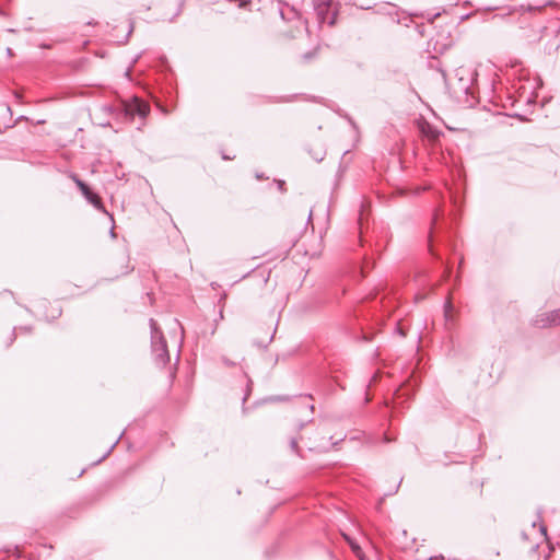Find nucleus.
<instances>
[{
    "mask_svg": "<svg viewBox=\"0 0 560 560\" xmlns=\"http://www.w3.org/2000/svg\"><path fill=\"white\" fill-rule=\"evenodd\" d=\"M220 317L223 318V311H220Z\"/></svg>",
    "mask_w": 560,
    "mask_h": 560,
    "instance_id": "4468645a",
    "label": "nucleus"
},
{
    "mask_svg": "<svg viewBox=\"0 0 560 560\" xmlns=\"http://www.w3.org/2000/svg\"><path fill=\"white\" fill-rule=\"evenodd\" d=\"M117 264L120 266V270L116 275V277L127 275L133 269L129 265V258L126 255L121 256L120 259L117 261Z\"/></svg>",
    "mask_w": 560,
    "mask_h": 560,
    "instance_id": "39448f33",
    "label": "nucleus"
},
{
    "mask_svg": "<svg viewBox=\"0 0 560 560\" xmlns=\"http://www.w3.org/2000/svg\"><path fill=\"white\" fill-rule=\"evenodd\" d=\"M290 445H291L292 451H294L295 453H299L298 441L295 439L291 440Z\"/></svg>",
    "mask_w": 560,
    "mask_h": 560,
    "instance_id": "9d476101",
    "label": "nucleus"
},
{
    "mask_svg": "<svg viewBox=\"0 0 560 560\" xmlns=\"http://www.w3.org/2000/svg\"><path fill=\"white\" fill-rule=\"evenodd\" d=\"M416 560H444V557L443 556H432V557H428V558H418Z\"/></svg>",
    "mask_w": 560,
    "mask_h": 560,
    "instance_id": "1a4fd4ad",
    "label": "nucleus"
},
{
    "mask_svg": "<svg viewBox=\"0 0 560 560\" xmlns=\"http://www.w3.org/2000/svg\"><path fill=\"white\" fill-rule=\"evenodd\" d=\"M71 178L73 179V182L75 183V185L78 186V188L80 189L82 195L85 197V199L91 205H93L97 210L105 212L101 197L97 194L93 192L90 189V187L83 180H81L77 175H72Z\"/></svg>",
    "mask_w": 560,
    "mask_h": 560,
    "instance_id": "f03ea898",
    "label": "nucleus"
},
{
    "mask_svg": "<svg viewBox=\"0 0 560 560\" xmlns=\"http://www.w3.org/2000/svg\"><path fill=\"white\" fill-rule=\"evenodd\" d=\"M421 131L431 141H436L441 135V132L439 130L434 129L429 124L423 125L421 127Z\"/></svg>",
    "mask_w": 560,
    "mask_h": 560,
    "instance_id": "7ed1b4c3",
    "label": "nucleus"
},
{
    "mask_svg": "<svg viewBox=\"0 0 560 560\" xmlns=\"http://www.w3.org/2000/svg\"><path fill=\"white\" fill-rule=\"evenodd\" d=\"M335 15H336V13H335V12H332V13H331V16H330V19H329V21H328V24H329V25H334V24H335Z\"/></svg>",
    "mask_w": 560,
    "mask_h": 560,
    "instance_id": "9b49d317",
    "label": "nucleus"
},
{
    "mask_svg": "<svg viewBox=\"0 0 560 560\" xmlns=\"http://www.w3.org/2000/svg\"><path fill=\"white\" fill-rule=\"evenodd\" d=\"M150 328H151V347H152V353L154 355V360H155L156 364L164 366L170 361V353H168L166 340H165L163 332L160 329L158 323L153 318L150 319Z\"/></svg>",
    "mask_w": 560,
    "mask_h": 560,
    "instance_id": "f257e3e1",
    "label": "nucleus"
},
{
    "mask_svg": "<svg viewBox=\"0 0 560 560\" xmlns=\"http://www.w3.org/2000/svg\"><path fill=\"white\" fill-rule=\"evenodd\" d=\"M222 159H224V160H231L232 158H231V156H229V154H222Z\"/></svg>",
    "mask_w": 560,
    "mask_h": 560,
    "instance_id": "f8f14e48",
    "label": "nucleus"
},
{
    "mask_svg": "<svg viewBox=\"0 0 560 560\" xmlns=\"http://www.w3.org/2000/svg\"><path fill=\"white\" fill-rule=\"evenodd\" d=\"M343 536H345L346 540L348 541V544L350 545V547H351L352 551L354 552V555L360 560H364V556H363L361 547L354 540H352L350 537H348L347 535H343Z\"/></svg>",
    "mask_w": 560,
    "mask_h": 560,
    "instance_id": "423d86ee",
    "label": "nucleus"
},
{
    "mask_svg": "<svg viewBox=\"0 0 560 560\" xmlns=\"http://www.w3.org/2000/svg\"><path fill=\"white\" fill-rule=\"evenodd\" d=\"M136 112L139 116L145 117L148 113L150 112L149 105L136 100Z\"/></svg>",
    "mask_w": 560,
    "mask_h": 560,
    "instance_id": "0eeeda50",
    "label": "nucleus"
},
{
    "mask_svg": "<svg viewBox=\"0 0 560 560\" xmlns=\"http://www.w3.org/2000/svg\"><path fill=\"white\" fill-rule=\"evenodd\" d=\"M325 10H327V11H328V8H325V7H323V5H318V8H317V14H318L319 19L322 20V22H325V21L328 19V18H326V16L324 15V11H325Z\"/></svg>",
    "mask_w": 560,
    "mask_h": 560,
    "instance_id": "6e6552de",
    "label": "nucleus"
},
{
    "mask_svg": "<svg viewBox=\"0 0 560 560\" xmlns=\"http://www.w3.org/2000/svg\"><path fill=\"white\" fill-rule=\"evenodd\" d=\"M542 326L547 325H560V308L547 314L546 319H541Z\"/></svg>",
    "mask_w": 560,
    "mask_h": 560,
    "instance_id": "20e7f679",
    "label": "nucleus"
},
{
    "mask_svg": "<svg viewBox=\"0 0 560 560\" xmlns=\"http://www.w3.org/2000/svg\"><path fill=\"white\" fill-rule=\"evenodd\" d=\"M9 55H11V48H7Z\"/></svg>",
    "mask_w": 560,
    "mask_h": 560,
    "instance_id": "2eb2a0df",
    "label": "nucleus"
},
{
    "mask_svg": "<svg viewBox=\"0 0 560 560\" xmlns=\"http://www.w3.org/2000/svg\"><path fill=\"white\" fill-rule=\"evenodd\" d=\"M312 214H313V211L311 210V211H310V214H308V220H311V219H312Z\"/></svg>",
    "mask_w": 560,
    "mask_h": 560,
    "instance_id": "ddd939ff",
    "label": "nucleus"
}]
</instances>
